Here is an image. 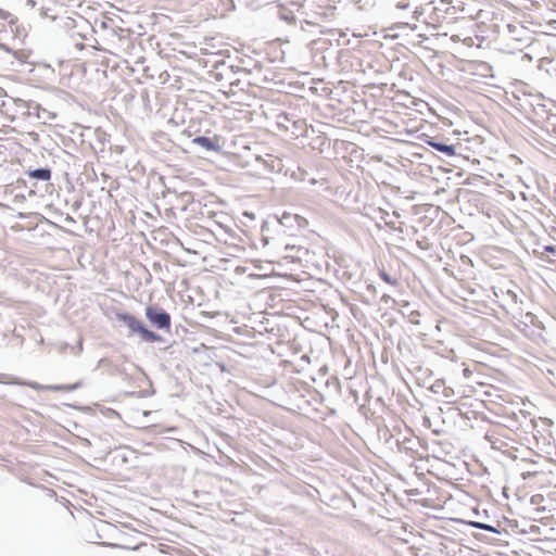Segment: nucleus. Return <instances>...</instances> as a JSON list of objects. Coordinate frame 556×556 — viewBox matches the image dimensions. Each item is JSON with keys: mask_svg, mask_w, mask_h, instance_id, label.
I'll return each instance as SVG.
<instances>
[{"mask_svg": "<svg viewBox=\"0 0 556 556\" xmlns=\"http://www.w3.org/2000/svg\"><path fill=\"white\" fill-rule=\"evenodd\" d=\"M116 318L124 323L131 333L140 334V337L148 342H155L160 339L157 334L147 329L134 315L128 313H117Z\"/></svg>", "mask_w": 556, "mask_h": 556, "instance_id": "f257e3e1", "label": "nucleus"}, {"mask_svg": "<svg viewBox=\"0 0 556 556\" xmlns=\"http://www.w3.org/2000/svg\"><path fill=\"white\" fill-rule=\"evenodd\" d=\"M146 316L149 321L156 328L169 330L172 318L170 315L165 311L153 306H148L146 308Z\"/></svg>", "mask_w": 556, "mask_h": 556, "instance_id": "f03ea898", "label": "nucleus"}, {"mask_svg": "<svg viewBox=\"0 0 556 556\" xmlns=\"http://www.w3.org/2000/svg\"><path fill=\"white\" fill-rule=\"evenodd\" d=\"M419 137L424 138L428 144H430L431 147L435 148L438 151H440L448 156H453L456 154L455 147L453 144H446L442 141H439V140H437L435 137H430L428 134H426L424 131L419 134Z\"/></svg>", "mask_w": 556, "mask_h": 556, "instance_id": "7ed1b4c3", "label": "nucleus"}, {"mask_svg": "<svg viewBox=\"0 0 556 556\" xmlns=\"http://www.w3.org/2000/svg\"><path fill=\"white\" fill-rule=\"evenodd\" d=\"M192 142L204 148L207 151H217L219 150V139L217 137L208 138V137H195Z\"/></svg>", "mask_w": 556, "mask_h": 556, "instance_id": "20e7f679", "label": "nucleus"}, {"mask_svg": "<svg viewBox=\"0 0 556 556\" xmlns=\"http://www.w3.org/2000/svg\"><path fill=\"white\" fill-rule=\"evenodd\" d=\"M77 387H78V384H72V386H70V384L43 386V384H38V383L31 384V388L37 391H51V392H58V391L70 392V391L75 390Z\"/></svg>", "mask_w": 556, "mask_h": 556, "instance_id": "39448f33", "label": "nucleus"}, {"mask_svg": "<svg viewBox=\"0 0 556 556\" xmlns=\"http://www.w3.org/2000/svg\"><path fill=\"white\" fill-rule=\"evenodd\" d=\"M29 177L39 180H49L51 178V170L48 168H39L29 172Z\"/></svg>", "mask_w": 556, "mask_h": 556, "instance_id": "423d86ee", "label": "nucleus"}, {"mask_svg": "<svg viewBox=\"0 0 556 556\" xmlns=\"http://www.w3.org/2000/svg\"><path fill=\"white\" fill-rule=\"evenodd\" d=\"M544 502V496L542 494H534L530 498V503L536 506V511L543 513L545 511V507L542 506Z\"/></svg>", "mask_w": 556, "mask_h": 556, "instance_id": "0eeeda50", "label": "nucleus"}, {"mask_svg": "<svg viewBox=\"0 0 556 556\" xmlns=\"http://www.w3.org/2000/svg\"><path fill=\"white\" fill-rule=\"evenodd\" d=\"M379 276L380 278L386 281L387 283L391 285V286H396L397 285V278L394 277V276H391L390 274H388L386 271V269H380L379 270Z\"/></svg>", "mask_w": 556, "mask_h": 556, "instance_id": "6e6552de", "label": "nucleus"}, {"mask_svg": "<svg viewBox=\"0 0 556 556\" xmlns=\"http://www.w3.org/2000/svg\"><path fill=\"white\" fill-rule=\"evenodd\" d=\"M471 526L477 529L485 530L489 532H497L496 529L490 525H485V523H481V522H471Z\"/></svg>", "mask_w": 556, "mask_h": 556, "instance_id": "1a4fd4ad", "label": "nucleus"}, {"mask_svg": "<svg viewBox=\"0 0 556 556\" xmlns=\"http://www.w3.org/2000/svg\"><path fill=\"white\" fill-rule=\"evenodd\" d=\"M399 7H400V8H402V9H405V8H407V7H408V3L406 2V0H401V1L399 2Z\"/></svg>", "mask_w": 556, "mask_h": 556, "instance_id": "9d476101", "label": "nucleus"}, {"mask_svg": "<svg viewBox=\"0 0 556 556\" xmlns=\"http://www.w3.org/2000/svg\"><path fill=\"white\" fill-rule=\"evenodd\" d=\"M424 129V124L419 123V131Z\"/></svg>", "mask_w": 556, "mask_h": 556, "instance_id": "9b49d317", "label": "nucleus"}]
</instances>
